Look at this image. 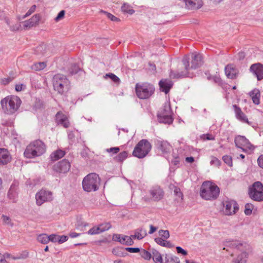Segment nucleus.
Segmentation results:
<instances>
[{
	"mask_svg": "<svg viewBox=\"0 0 263 263\" xmlns=\"http://www.w3.org/2000/svg\"><path fill=\"white\" fill-rule=\"evenodd\" d=\"M159 234L161 237L164 238L165 239H167L170 237V233L167 230H161L159 231Z\"/></svg>",
	"mask_w": 263,
	"mask_h": 263,
	"instance_id": "8fccbe9b",
	"label": "nucleus"
},
{
	"mask_svg": "<svg viewBox=\"0 0 263 263\" xmlns=\"http://www.w3.org/2000/svg\"><path fill=\"white\" fill-rule=\"evenodd\" d=\"M128 156L127 152L126 151H123L120 154L116 157V159L119 162L123 161Z\"/></svg>",
	"mask_w": 263,
	"mask_h": 263,
	"instance_id": "4c0bfd02",
	"label": "nucleus"
},
{
	"mask_svg": "<svg viewBox=\"0 0 263 263\" xmlns=\"http://www.w3.org/2000/svg\"><path fill=\"white\" fill-rule=\"evenodd\" d=\"M159 84L161 91L164 92L165 93H167L172 88L173 84L172 81L165 79L161 80Z\"/></svg>",
	"mask_w": 263,
	"mask_h": 263,
	"instance_id": "b1692460",
	"label": "nucleus"
},
{
	"mask_svg": "<svg viewBox=\"0 0 263 263\" xmlns=\"http://www.w3.org/2000/svg\"><path fill=\"white\" fill-rule=\"evenodd\" d=\"M152 257L155 263H163L161 254L155 249H152Z\"/></svg>",
	"mask_w": 263,
	"mask_h": 263,
	"instance_id": "c756f323",
	"label": "nucleus"
},
{
	"mask_svg": "<svg viewBox=\"0 0 263 263\" xmlns=\"http://www.w3.org/2000/svg\"><path fill=\"white\" fill-rule=\"evenodd\" d=\"M87 224L82 222H78L76 224V229L80 231H84L85 230V227Z\"/></svg>",
	"mask_w": 263,
	"mask_h": 263,
	"instance_id": "09e8293b",
	"label": "nucleus"
},
{
	"mask_svg": "<svg viewBox=\"0 0 263 263\" xmlns=\"http://www.w3.org/2000/svg\"><path fill=\"white\" fill-rule=\"evenodd\" d=\"M16 186L15 184H12L8 193V197L12 202H15L17 199Z\"/></svg>",
	"mask_w": 263,
	"mask_h": 263,
	"instance_id": "bb28decb",
	"label": "nucleus"
},
{
	"mask_svg": "<svg viewBox=\"0 0 263 263\" xmlns=\"http://www.w3.org/2000/svg\"><path fill=\"white\" fill-rule=\"evenodd\" d=\"M222 160L228 166L230 167L233 166L232 158L231 156L228 155L223 156Z\"/></svg>",
	"mask_w": 263,
	"mask_h": 263,
	"instance_id": "79ce46f5",
	"label": "nucleus"
},
{
	"mask_svg": "<svg viewBox=\"0 0 263 263\" xmlns=\"http://www.w3.org/2000/svg\"><path fill=\"white\" fill-rule=\"evenodd\" d=\"M120 151V148L118 147H111L106 149V152L108 153H112L113 154H117Z\"/></svg>",
	"mask_w": 263,
	"mask_h": 263,
	"instance_id": "4d7b16f0",
	"label": "nucleus"
},
{
	"mask_svg": "<svg viewBox=\"0 0 263 263\" xmlns=\"http://www.w3.org/2000/svg\"><path fill=\"white\" fill-rule=\"evenodd\" d=\"M152 148L151 143L146 140L140 141L136 145L133 155L138 158L145 157Z\"/></svg>",
	"mask_w": 263,
	"mask_h": 263,
	"instance_id": "6e6552de",
	"label": "nucleus"
},
{
	"mask_svg": "<svg viewBox=\"0 0 263 263\" xmlns=\"http://www.w3.org/2000/svg\"><path fill=\"white\" fill-rule=\"evenodd\" d=\"M227 77L231 79H235L238 74V70L233 64L227 65L224 69Z\"/></svg>",
	"mask_w": 263,
	"mask_h": 263,
	"instance_id": "6ab92c4d",
	"label": "nucleus"
},
{
	"mask_svg": "<svg viewBox=\"0 0 263 263\" xmlns=\"http://www.w3.org/2000/svg\"><path fill=\"white\" fill-rule=\"evenodd\" d=\"M34 54L38 58L49 56L51 52L47 45L42 44L37 46L34 50Z\"/></svg>",
	"mask_w": 263,
	"mask_h": 263,
	"instance_id": "f3484780",
	"label": "nucleus"
},
{
	"mask_svg": "<svg viewBox=\"0 0 263 263\" xmlns=\"http://www.w3.org/2000/svg\"><path fill=\"white\" fill-rule=\"evenodd\" d=\"M56 122L58 124L62 125L65 128L69 126V122L67 116L62 112H58L55 116Z\"/></svg>",
	"mask_w": 263,
	"mask_h": 263,
	"instance_id": "5701e85b",
	"label": "nucleus"
},
{
	"mask_svg": "<svg viewBox=\"0 0 263 263\" xmlns=\"http://www.w3.org/2000/svg\"><path fill=\"white\" fill-rule=\"evenodd\" d=\"M121 10L124 13L132 14L135 12L134 10L132 8V7L128 4H124L121 7Z\"/></svg>",
	"mask_w": 263,
	"mask_h": 263,
	"instance_id": "f704fd0d",
	"label": "nucleus"
},
{
	"mask_svg": "<svg viewBox=\"0 0 263 263\" xmlns=\"http://www.w3.org/2000/svg\"><path fill=\"white\" fill-rule=\"evenodd\" d=\"M65 14V11L62 10L61 11L57 16V17L55 18V21L56 22H58L60 20L62 19L64 17Z\"/></svg>",
	"mask_w": 263,
	"mask_h": 263,
	"instance_id": "13d9d810",
	"label": "nucleus"
},
{
	"mask_svg": "<svg viewBox=\"0 0 263 263\" xmlns=\"http://www.w3.org/2000/svg\"><path fill=\"white\" fill-rule=\"evenodd\" d=\"M157 228L156 227H154L152 225L150 226V230L149 231V234H152L154 233L156 230Z\"/></svg>",
	"mask_w": 263,
	"mask_h": 263,
	"instance_id": "338daca9",
	"label": "nucleus"
},
{
	"mask_svg": "<svg viewBox=\"0 0 263 263\" xmlns=\"http://www.w3.org/2000/svg\"><path fill=\"white\" fill-rule=\"evenodd\" d=\"M219 194V187L211 182L205 181L201 185L200 195L202 199L206 200H214L218 198Z\"/></svg>",
	"mask_w": 263,
	"mask_h": 263,
	"instance_id": "7ed1b4c3",
	"label": "nucleus"
},
{
	"mask_svg": "<svg viewBox=\"0 0 263 263\" xmlns=\"http://www.w3.org/2000/svg\"><path fill=\"white\" fill-rule=\"evenodd\" d=\"M101 233L109 230L111 228V224L109 223H102L99 226Z\"/></svg>",
	"mask_w": 263,
	"mask_h": 263,
	"instance_id": "37998d69",
	"label": "nucleus"
},
{
	"mask_svg": "<svg viewBox=\"0 0 263 263\" xmlns=\"http://www.w3.org/2000/svg\"><path fill=\"white\" fill-rule=\"evenodd\" d=\"M221 161L216 157L214 156L211 157L210 164L216 167H219L221 165Z\"/></svg>",
	"mask_w": 263,
	"mask_h": 263,
	"instance_id": "a19ab883",
	"label": "nucleus"
},
{
	"mask_svg": "<svg viewBox=\"0 0 263 263\" xmlns=\"http://www.w3.org/2000/svg\"><path fill=\"white\" fill-rule=\"evenodd\" d=\"M176 249V251L178 254H181L184 256H186L187 255V251L183 249L181 247H177Z\"/></svg>",
	"mask_w": 263,
	"mask_h": 263,
	"instance_id": "5fc2aeb1",
	"label": "nucleus"
},
{
	"mask_svg": "<svg viewBox=\"0 0 263 263\" xmlns=\"http://www.w3.org/2000/svg\"><path fill=\"white\" fill-rule=\"evenodd\" d=\"M250 96L252 98L253 102L258 105L260 103V91L257 89H254L250 92Z\"/></svg>",
	"mask_w": 263,
	"mask_h": 263,
	"instance_id": "cd10ccee",
	"label": "nucleus"
},
{
	"mask_svg": "<svg viewBox=\"0 0 263 263\" xmlns=\"http://www.w3.org/2000/svg\"><path fill=\"white\" fill-rule=\"evenodd\" d=\"M87 233L89 235H96L101 233V232L98 226L92 228L88 231Z\"/></svg>",
	"mask_w": 263,
	"mask_h": 263,
	"instance_id": "a18cd8bd",
	"label": "nucleus"
},
{
	"mask_svg": "<svg viewBox=\"0 0 263 263\" xmlns=\"http://www.w3.org/2000/svg\"><path fill=\"white\" fill-rule=\"evenodd\" d=\"M172 114V112L170 104L167 103H165L158 115L159 121L165 124H170L172 123L173 121Z\"/></svg>",
	"mask_w": 263,
	"mask_h": 263,
	"instance_id": "9b49d317",
	"label": "nucleus"
},
{
	"mask_svg": "<svg viewBox=\"0 0 263 263\" xmlns=\"http://www.w3.org/2000/svg\"><path fill=\"white\" fill-rule=\"evenodd\" d=\"M65 155V152L59 149L52 153L50 157L52 161H55L63 157Z\"/></svg>",
	"mask_w": 263,
	"mask_h": 263,
	"instance_id": "c85d7f7f",
	"label": "nucleus"
},
{
	"mask_svg": "<svg viewBox=\"0 0 263 263\" xmlns=\"http://www.w3.org/2000/svg\"><path fill=\"white\" fill-rule=\"evenodd\" d=\"M112 240L115 241L119 242L121 244L127 246H131L134 243V241L130 236L122 234H114Z\"/></svg>",
	"mask_w": 263,
	"mask_h": 263,
	"instance_id": "a211bd4d",
	"label": "nucleus"
},
{
	"mask_svg": "<svg viewBox=\"0 0 263 263\" xmlns=\"http://www.w3.org/2000/svg\"><path fill=\"white\" fill-rule=\"evenodd\" d=\"M49 241H51L52 242H58V235L55 234H51L48 236Z\"/></svg>",
	"mask_w": 263,
	"mask_h": 263,
	"instance_id": "6e6d98bb",
	"label": "nucleus"
},
{
	"mask_svg": "<svg viewBox=\"0 0 263 263\" xmlns=\"http://www.w3.org/2000/svg\"><path fill=\"white\" fill-rule=\"evenodd\" d=\"M45 151L46 146L44 143L37 140L30 143L27 146L24 155L27 158H32L42 155Z\"/></svg>",
	"mask_w": 263,
	"mask_h": 263,
	"instance_id": "20e7f679",
	"label": "nucleus"
},
{
	"mask_svg": "<svg viewBox=\"0 0 263 263\" xmlns=\"http://www.w3.org/2000/svg\"><path fill=\"white\" fill-rule=\"evenodd\" d=\"M70 168V164L66 159H63L53 166V170L58 173H66Z\"/></svg>",
	"mask_w": 263,
	"mask_h": 263,
	"instance_id": "4468645a",
	"label": "nucleus"
},
{
	"mask_svg": "<svg viewBox=\"0 0 263 263\" xmlns=\"http://www.w3.org/2000/svg\"><path fill=\"white\" fill-rule=\"evenodd\" d=\"M254 205L251 203H247L245 205V213L246 215H250L252 214Z\"/></svg>",
	"mask_w": 263,
	"mask_h": 263,
	"instance_id": "ea45409f",
	"label": "nucleus"
},
{
	"mask_svg": "<svg viewBox=\"0 0 263 263\" xmlns=\"http://www.w3.org/2000/svg\"><path fill=\"white\" fill-rule=\"evenodd\" d=\"M68 239V237L67 236L62 235L59 236L58 235V242L59 243H62L65 241H66Z\"/></svg>",
	"mask_w": 263,
	"mask_h": 263,
	"instance_id": "bf43d9fd",
	"label": "nucleus"
},
{
	"mask_svg": "<svg viewBox=\"0 0 263 263\" xmlns=\"http://www.w3.org/2000/svg\"><path fill=\"white\" fill-rule=\"evenodd\" d=\"M22 101L19 97L15 96H7L1 101L2 109L7 115H12L17 111Z\"/></svg>",
	"mask_w": 263,
	"mask_h": 263,
	"instance_id": "f03ea898",
	"label": "nucleus"
},
{
	"mask_svg": "<svg viewBox=\"0 0 263 263\" xmlns=\"http://www.w3.org/2000/svg\"><path fill=\"white\" fill-rule=\"evenodd\" d=\"M233 107L234 110L235 117L237 119L239 120L240 121L244 123H246L249 125L251 124L250 122L249 121L247 116L242 111L241 108L238 106L237 105L234 104L233 105Z\"/></svg>",
	"mask_w": 263,
	"mask_h": 263,
	"instance_id": "aec40b11",
	"label": "nucleus"
},
{
	"mask_svg": "<svg viewBox=\"0 0 263 263\" xmlns=\"http://www.w3.org/2000/svg\"><path fill=\"white\" fill-rule=\"evenodd\" d=\"M234 142L237 147L240 148L243 152L250 154L253 152L255 146L245 136L238 135L235 137Z\"/></svg>",
	"mask_w": 263,
	"mask_h": 263,
	"instance_id": "9d476101",
	"label": "nucleus"
},
{
	"mask_svg": "<svg viewBox=\"0 0 263 263\" xmlns=\"http://www.w3.org/2000/svg\"><path fill=\"white\" fill-rule=\"evenodd\" d=\"M140 254L144 259L149 260L152 258V250H151V252H149L144 249H142L140 251Z\"/></svg>",
	"mask_w": 263,
	"mask_h": 263,
	"instance_id": "c9c22d12",
	"label": "nucleus"
},
{
	"mask_svg": "<svg viewBox=\"0 0 263 263\" xmlns=\"http://www.w3.org/2000/svg\"><path fill=\"white\" fill-rule=\"evenodd\" d=\"M106 77H109L113 82L118 84L120 82V79L115 74L112 73L106 74Z\"/></svg>",
	"mask_w": 263,
	"mask_h": 263,
	"instance_id": "c03bdc74",
	"label": "nucleus"
},
{
	"mask_svg": "<svg viewBox=\"0 0 263 263\" xmlns=\"http://www.w3.org/2000/svg\"><path fill=\"white\" fill-rule=\"evenodd\" d=\"M147 235L146 231L143 228H139L135 230L134 235L130 236L132 239H137L139 240L143 239Z\"/></svg>",
	"mask_w": 263,
	"mask_h": 263,
	"instance_id": "a878e982",
	"label": "nucleus"
},
{
	"mask_svg": "<svg viewBox=\"0 0 263 263\" xmlns=\"http://www.w3.org/2000/svg\"><path fill=\"white\" fill-rule=\"evenodd\" d=\"M12 80V79L10 77L4 78L1 79V83L4 85H7L9 83H10Z\"/></svg>",
	"mask_w": 263,
	"mask_h": 263,
	"instance_id": "680f3d73",
	"label": "nucleus"
},
{
	"mask_svg": "<svg viewBox=\"0 0 263 263\" xmlns=\"http://www.w3.org/2000/svg\"><path fill=\"white\" fill-rule=\"evenodd\" d=\"M149 193L152 196V198L155 201H159L163 197V192L159 186L153 187L149 191Z\"/></svg>",
	"mask_w": 263,
	"mask_h": 263,
	"instance_id": "4be33fe9",
	"label": "nucleus"
},
{
	"mask_svg": "<svg viewBox=\"0 0 263 263\" xmlns=\"http://www.w3.org/2000/svg\"><path fill=\"white\" fill-rule=\"evenodd\" d=\"M157 148L161 152L162 154L165 155L170 153L172 148V146L166 141L157 140L155 142Z\"/></svg>",
	"mask_w": 263,
	"mask_h": 263,
	"instance_id": "2eb2a0df",
	"label": "nucleus"
},
{
	"mask_svg": "<svg viewBox=\"0 0 263 263\" xmlns=\"http://www.w3.org/2000/svg\"><path fill=\"white\" fill-rule=\"evenodd\" d=\"M37 240L43 244H47L49 242L48 235L46 234H40L37 236Z\"/></svg>",
	"mask_w": 263,
	"mask_h": 263,
	"instance_id": "e433bc0d",
	"label": "nucleus"
},
{
	"mask_svg": "<svg viewBox=\"0 0 263 263\" xmlns=\"http://www.w3.org/2000/svg\"><path fill=\"white\" fill-rule=\"evenodd\" d=\"M135 90L136 95L140 99H147L154 93L155 88L151 83L143 82L136 84Z\"/></svg>",
	"mask_w": 263,
	"mask_h": 263,
	"instance_id": "0eeeda50",
	"label": "nucleus"
},
{
	"mask_svg": "<svg viewBox=\"0 0 263 263\" xmlns=\"http://www.w3.org/2000/svg\"><path fill=\"white\" fill-rule=\"evenodd\" d=\"M201 138H202L204 140H215L214 136H213L212 135H210L209 134H203L201 136Z\"/></svg>",
	"mask_w": 263,
	"mask_h": 263,
	"instance_id": "603ef678",
	"label": "nucleus"
},
{
	"mask_svg": "<svg viewBox=\"0 0 263 263\" xmlns=\"http://www.w3.org/2000/svg\"><path fill=\"white\" fill-rule=\"evenodd\" d=\"M41 18L39 14L34 15L30 19L23 22V26L26 28H30L37 25Z\"/></svg>",
	"mask_w": 263,
	"mask_h": 263,
	"instance_id": "393cba45",
	"label": "nucleus"
},
{
	"mask_svg": "<svg viewBox=\"0 0 263 263\" xmlns=\"http://www.w3.org/2000/svg\"><path fill=\"white\" fill-rule=\"evenodd\" d=\"M46 67L45 62H39L34 63L31 66V69L35 71H40L43 70Z\"/></svg>",
	"mask_w": 263,
	"mask_h": 263,
	"instance_id": "473e14b6",
	"label": "nucleus"
},
{
	"mask_svg": "<svg viewBox=\"0 0 263 263\" xmlns=\"http://www.w3.org/2000/svg\"><path fill=\"white\" fill-rule=\"evenodd\" d=\"M80 70V69L79 67V66L76 64H74V65H71V67L70 68V69L69 70V71L71 74H76L77 72H78V71Z\"/></svg>",
	"mask_w": 263,
	"mask_h": 263,
	"instance_id": "49530a36",
	"label": "nucleus"
},
{
	"mask_svg": "<svg viewBox=\"0 0 263 263\" xmlns=\"http://www.w3.org/2000/svg\"><path fill=\"white\" fill-rule=\"evenodd\" d=\"M174 193L176 197V200L180 201H182L183 195L182 193L181 192L180 189L179 187L174 186Z\"/></svg>",
	"mask_w": 263,
	"mask_h": 263,
	"instance_id": "72a5a7b5",
	"label": "nucleus"
},
{
	"mask_svg": "<svg viewBox=\"0 0 263 263\" xmlns=\"http://www.w3.org/2000/svg\"><path fill=\"white\" fill-rule=\"evenodd\" d=\"M250 71L255 76L257 80L263 79V65L259 63L252 64L250 67Z\"/></svg>",
	"mask_w": 263,
	"mask_h": 263,
	"instance_id": "dca6fc26",
	"label": "nucleus"
},
{
	"mask_svg": "<svg viewBox=\"0 0 263 263\" xmlns=\"http://www.w3.org/2000/svg\"><path fill=\"white\" fill-rule=\"evenodd\" d=\"M25 86L23 84H17L15 85V90L17 91H20L23 89Z\"/></svg>",
	"mask_w": 263,
	"mask_h": 263,
	"instance_id": "69168bd1",
	"label": "nucleus"
},
{
	"mask_svg": "<svg viewBox=\"0 0 263 263\" xmlns=\"http://www.w3.org/2000/svg\"><path fill=\"white\" fill-rule=\"evenodd\" d=\"M54 90L59 94L63 95L67 92L70 88V82L64 75L57 74L53 78Z\"/></svg>",
	"mask_w": 263,
	"mask_h": 263,
	"instance_id": "423d86ee",
	"label": "nucleus"
},
{
	"mask_svg": "<svg viewBox=\"0 0 263 263\" xmlns=\"http://www.w3.org/2000/svg\"><path fill=\"white\" fill-rule=\"evenodd\" d=\"M225 209L224 212L227 215L235 214L239 209L238 205L234 200H226L223 202Z\"/></svg>",
	"mask_w": 263,
	"mask_h": 263,
	"instance_id": "ddd939ff",
	"label": "nucleus"
},
{
	"mask_svg": "<svg viewBox=\"0 0 263 263\" xmlns=\"http://www.w3.org/2000/svg\"><path fill=\"white\" fill-rule=\"evenodd\" d=\"M100 13H103L105 14L109 19L114 22H118L120 21V19L115 16L113 15L112 14L107 12L104 10H101Z\"/></svg>",
	"mask_w": 263,
	"mask_h": 263,
	"instance_id": "58836bf2",
	"label": "nucleus"
},
{
	"mask_svg": "<svg viewBox=\"0 0 263 263\" xmlns=\"http://www.w3.org/2000/svg\"><path fill=\"white\" fill-rule=\"evenodd\" d=\"M155 241L158 245L162 247H165L169 248L172 247V244L169 241H167L162 238H156L155 239Z\"/></svg>",
	"mask_w": 263,
	"mask_h": 263,
	"instance_id": "2f4dec72",
	"label": "nucleus"
},
{
	"mask_svg": "<svg viewBox=\"0 0 263 263\" xmlns=\"http://www.w3.org/2000/svg\"><path fill=\"white\" fill-rule=\"evenodd\" d=\"M169 258L171 259V261H173L174 263H180V259L179 258L174 255H171V256H168Z\"/></svg>",
	"mask_w": 263,
	"mask_h": 263,
	"instance_id": "e2e57ef3",
	"label": "nucleus"
},
{
	"mask_svg": "<svg viewBox=\"0 0 263 263\" xmlns=\"http://www.w3.org/2000/svg\"><path fill=\"white\" fill-rule=\"evenodd\" d=\"M36 9V6L35 5L32 6L29 10L27 11L26 14L24 16L23 18H25L30 15H31L33 12H34Z\"/></svg>",
	"mask_w": 263,
	"mask_h": 263,
	"instance_id": "864d4df0",
	"label": "nucleus"
},
{
	"mask_svg": "<svg viewBox=\"0 0 263 263\" xmlns=\"http://www.w3.org/2000/svg\"><path fill=\"white\" fill-rule=\"evenodd\" d=\"M258 165L263 168V155H261L257 159Z\"/></svg>",
	"mask_w": 263,
	"mask_h": 263,
	"instance_id": "0e129e2a",
	"label": "nucleus"
},
{
	"mask_svg": "<svg viewBox=\"0 0 263 263\" xmlns=\"http://www.w3.org/2000/svg\"><path fill=\"white\" fill-rule=\"evenodd\" d=\"M0 263H8L3 254L0 253Z\"/></svg>",
	"mask_w": 263,
	"mask_h": 263,
	"instance_id": "774afa93",
	"label": "nucleus"
},
{
	"mask_svg": "<svg viewBox=\"0 0 263 263\" xmlns=\"http://www.w3.org/2000/svg\"><path fill=\"white\" fill-rule=\"evenodd\" d=\"M249 195L253 200L263 201V184L259 181L254 182L249 187Z\"/></svg>",
	"mask_w": 263,
	"mask_h": 263,
	"instance_id": "1a4fd4ad",
	"label": "nucleus"
},
{
	"mask_svg": "<svg viewBox=\"0 0 263 263\" xmlns=\"http://www.w3.org/2000/svg\"><path fill=\"white\" fill-rule=\"evenodd\" d=\"M125 250L130 253H138L140 251L138 248H126Z\"/></svg>",
	"mask_w": 263,
	"mask_h": 263,
	"instance_id": "052dcab7",
	"label": "nucleus"
},
{
	"mask_svg": "<svg viewBox=\"0 0 263 263\" xmlns=\"http://www.w3.org/2000/svg\"><path fill=\"white\" fill-rule=\"evenodd\" d=\"M11 156L6 148H0V165H6L11 160Z\"/></svg>",
	"mask_w": 263,
	"mask_h": 263,
	"instance_id": "412c9836",
	"label": "nucleus"
},
{
	"mask_svg": "<svg viewBox=\"0 0 263 263\" xmlns=\"http://www.w3.org/2000/svg\"><path fill=\"white\" fill-rule=\"evenodd\" d=\"M229 246L233 248L239 249L242 245L237 241H232L229 243Z\"/></svg>",
	"mask_w": 263,
	"mask_h": 263,
	"instance_id": "3c124183",
	"label": "nucleus"
},
{
	"mask_svg": "<svg viewBox=\"0 0 263 263\" xmlns=\"http://www.w3.org/2000/svg\"><path fill=\"white\" fill-rule=\"evenodd\" d=\"M191 66H190L189 58L187 56H185L182 60V62L184 66L185 69L181 71H171L170 74L171 78H182L184 77L191 76L189 71L190 69H196L199 67L202 64V56L200 54L192 53L191 55Z\"/></svg>",
	"mask_w": 263,
	"mask_h": 263,
	"instance_id": "f257e3e1",
	"label": "nucleus"
},
{
	"mask_svg": "<svg viewBox=\"0 0 263 263\" xmlns=\"http://www.w3.org/2000/svg\"><path fill=\"white\" fill-rule=\"evenodd\" d=\"M2 218L3 219V222L5 224L10 226H11V227L13 226V223L11 221V219H10V218L9 216L3 215L2 217Z\"/></svg>",
	"mask_w": 263,
	"mask_h": 263,
	"instance_id": "de8ad7c7",
	"label": "nucleus"
},
{
	"mask_svg": "<svg viewBox=\"0 0 263 263\" xmlns=\"http://www.w3.org/2000/svg\"><path fill=\"white\" fill-rule=\"evenodd\" d=\"M247 255L246 252H241L233 259L232 263H246Z\"/></svg>",
	"mask_w": 263,
	"mask_h": 263,
	"instance_id": "7c9ffc66",
	"label": "nucleus"
},
{
	"mask_svg": "<svg viewBox=\"0 0 263 263\" xmlns=\"http://www.w3.org/2000/svg\"><path fill=\"white\" fill-rule=\"evenodd\" d=\"M36 202L38 205L52 200V193L50 191L41 190L35 195Z\"/></svg>",
	"mask_w": 263,
	"mask_h": 263,
	"instance_id": "f8f14e48",
	"label": "nucleus"
},
{
	"mask_svg": "<svg viewBox=\"0 0 263 263\" xmlns=\"http://www.w3.org/2000/svg\"><path fill=\"white\" fill-rule=\"evenodd\" d=\"M100 179L98 174L90 173L84 177L82 182L84 190L87 192H95L99 189Z\"/></svg>",
	"mask_w": 263,
	"mask_h": 263,
	"instance_id": "39448f33",
	"label": "nucleus"
}]
</instances>
